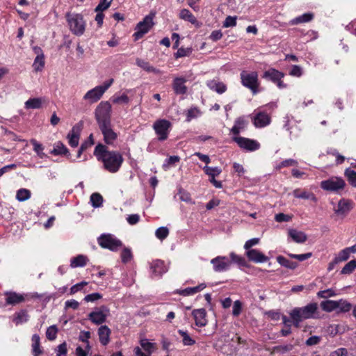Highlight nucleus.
<instances>
[{
  "mask_svg": "<svg viewBox=\"0 0 356 356\" xmlns=\"http://www.w3.org/2000/svg\"><path fill=\"white\" fill-rule=\"evenodd\" d=\"M94 155L99 161L102 162L104 170L115 173L120 169L124 159L117 151H109L106 145L98 144L94 150Z\"/></svg>",
  "mask_w": 356,
  "mask_h": 356,
  "instance_id": "obj_1",
  "label": "nucleus"
},
{
  "mask_svg": "<svg viewBox=\"0 0 356 356\" xmlns=\"http://www.w3.org/2000/svg\"><path fill=\"white\" fill-rule=\"evenodd\" d=\"M277 107V104L270 102L264 106L260 107L254 112L252 118L253 124L257 128H263L270 124L271 118L270 114L266 112V109L273 110Z\"/></svg>",
  "mask_w": 356,
  "mask_h": 356,
  "instance_id": "obj_2",
  "label": "nucleus"
},
{
  "mask_svg": "<svg viewBox=\"0 0 356 356\" xmlns=\"http://www.w3.org/2000/svg\"><path fill=\"white\" fill-rule=\"evenodd\" d=\"M241 84L248 88L253 95L259 92V75L256 71L243 70L240 74Z\"/></svg>",
  "mask_w": 356,
  "mask_h": 356,
  "instance_id": "obj_3",
  "label": "nucleus"
},
{
  "mask_svg": "<svg viewBox=\"0 0 356 356\" xmlns=\"http://www.w3.org/2000/svg\"><path fill=\"white\" fill-rule=\"evenodd\" d=\"M65 17L72 33L78 36L82 35L86 29V22L83 15L78 13H67Z\"/></svg>",
  "mask_w": 356,
  "mask_h": 356,
  "instance_id": "obj_4",
  "label": "nucleus"
},
{
  "mask_svg": "<svg viewBox=\"0 0 356 356\" xmlns=\"http://www.w3.org/2000/svg\"><path fill=\"white\" fill-rule=\"evenodd\" d=\"M111 105L109 102H102L95 109V118L98 125L111 122Z\"/></svg>",
  "mask_w": 356,
  "mask_h": 356,
  "instance_id": "obj_5",
  "label": "nucleus"
},
{
  "mask_svg": "<svg viewBox=\"0 0 356 356\" xmlns=\"http://www.w3.org/2000/svg\"><path fill=\"white\" fill-rule=\"evenodd\" d=\"M99 245L105 249L111 251H118L122 246V243L114 235L111 234H103L97 239Z\"/></svg>",
  "mask_w": 356,
  "mask_h": 356,
  "instance_id": "obj_6",
  "label": "nucleus"
},
{
  "mask_svg": "<svg viewBox=\"0 0 356 356\" xmlns=\"http://www.w3.org/2000/svg\"><path fill=\"white\" fill-rule=\"evenodd\" d=\"M171 128V122L165 119L157 120L153 124V129L159 141L165 140L168 138Z\"/></svg>",
  "mask_w": 356,
  "mask_h": 356,
  "instance_id": "obj_7",
  "label": "nucleus"
},
{
  "mask_svg": "<svg viewBox=\"0 0 356 356\" xmlns=\"http://www.w3.org/2000/svg\"><path fill=\"white\" fill-rule=\"evenodd\" d=\"M154 16L155 14L151 13L137 24L136 27V31L134 34L136 40L141 38L145 34L149 32L154 24L153 22Z\"/></svg>",
  "mask_w": 356,
  "mask_h": 356,
  "instance_id": "obj_8",
  "label": "nucleus"
},
{
  "mask_svg": "<svg viewBox=\"0 0 356 356\" xmlns=\"http://www.w3.org/2000/svg\"><path fill=\"white\" fill-rule=\"evenodd\" d=\"M110 315V309L105 305L96 307L88 314V319L95 325H102L105 323Z\"/></svg>",
  "mask_w": 356,
  "mask_h": 356,
  "instance_id": "obj_9",
  "label": "nucleus"
},
{
  "mask_svg": "<svg viewBox=\"0 0 356 356\" xmlns=\"http://www.w3.org/2000/svg\"><path fill=\"white\" fill-rule=\"evenodd\" d=\"M140 347L136 346L134 349L135 356H152V354L156 350V343L150 342L147 339H140Z\"/></svg>",
  "mask_w": 356,
  "mask_h": 356,
  "instance_id": "obj_10",
  "label": "nucleus"
},
{
  "mask_svg": "<svg viewBox=\"0 0 356 356\" xmlns=\"http://www.w3.org/2000/svg\"><path fill=\"white\" fill-rule=\"evenodd\" d=\"M295 312L298 311V314L304 319L318 318L320 317L318 305L312 302L302 307H296L293 309Z\"/></svg>",
  "mask_w": 356,
  "mask_h": 356,
  "instance_id": "obj_11",
  "label": "nucleus"
},
{
  "mask_svg": "<svg viewBox=\"0 0 356 356\" xmlns=\"http://www.w3.org/2000/svg\"><path fill=\"white\" fill-rule=\"evenodd\" d=\"M345 185L344 180L338 177H332L321 182V188L330 192H338L343 189Z\"/></svg>",
  "mask_w": 356,
  "mask_h": 356,
  "instance_id": "obj_12",
  "label": "nucleus"
},
{
  "mask_svg": "<svg viewBox=\"0 0 356 356\" xmlns=\"http://www.w3.org/2000/svg\"><path fill=\"white\" fill-rule=\"evenodd\" d=\"M232 140L243 149L253 152L259 149L260 144L255 140L242 136H234Z\"/></svg>",
  "mask_w": 356,
  "mask_h": 356,
  "instance_id": "obj_13",
  "label": "nucleus"
},
{
  "mask_svg": "<svg viewBox=\"0 0 356 356\" xmlns=\"http://www.w3.org/2000/svg\"><path fill=\"white\" fill-rule=\"evenodd\" d=\"M213 269L216 273L227 271L231 267V261L229 258L224 256H218L211 260Z\"/></svg>",
  "mask_w": 356,
  "mask_h": 356,
  "instance_id": "obj_14",
  "label": "nucleus"
},
{
  "mask_svg": "<svg viewBox=\"0 0 356 356\" xmlns=\"http://www.w3.org/2000/svg\"><path fill=\"white\" fill-rule=\"evenodd\" d=\"M150 274L152 277H160L168 271L163 261L156 259L149 264Z\"/></svg>",
  "mask_w": 356,
  "mask_h": 356,
  "instance_id": "obj_15",
  "label": "nucleus"
},
{
  "mask_svg": "<svg viewBox=\"0 0 356 356\" xmlns=\"http://www.w3.org/2000/svg\"><path fill=\"white\" fill-rule=\"evenodd\" d=\"M103 136L104 140L107 145H113L118 138V134L111 127V123L99 126Z\"/></svg>",
  "mask_w": 356,
  "mask_h": 356,
  "instance_id": "obj_16",
  "label": "nucleus"
},
{
  "mask_svg": "<svg viewBox=\"0 0 356 356\" xmlns=\"http://www.w3.org/2000/svg\"><path fill=\"white\" fill-rule=\"evenodd\" d=\"M104 92L98 86L88 90L83 96V99L90 104L98 102L103 96Z\"/></svg>",
  "mask_w": 356,
  "mask_h": 356,
  "instance_id": "obj_17",
  "label": "nucleus"
},
{
  "mask_svg": "<svg viewBox=\"0 0 356 356\" xmlns=\"http://www.w3.org/2000/svg\"><path fill=\"white\" fill-rule=\"evenodd\" d=\"M81 127L79 124L74 125L67 136L68 143L72 147H76L79 145Z\"/></svg>",
  "mask_w": 356,
  "mask_h": 356,
  "instance_id": "obj_18",
  "label": "nucleus"
},
{
  "mask_svg": "<svg viewBox=\"0 0 356 356\" xmlns=\"http://www.w3.org/2000/svg\"><path fill=\"white\" fill-rule=\"evenodd\" d=\"M246 256L250 261L254 263H265L268 261V257L257 249L246 250Z\"/></svg>",
  "mask_w": 356,
  "mask_h": 356,
  "instance_id": "obj_19",
  "label": "nucleus"
},
{
  "mask_svg": "<svg viewBox=\"0 0 356 356\" xmlns=\"http://www.w3.org/2000/svg\"><path fill=\"white\" fill-rule=\"evenodd\" d=\"M192 315L195 319V325L199 327H204L207 324L206 318L207 312L205 309L201 308L194 309L192 312Z\"/></svg>",
  "mask_w": 356,
  "mask_h": 356,
  "instance_id": "obj_20",
  "label": "nucleus"
},
{
  "mask_svg": "<svg viewBox=\"0 0 356 356\" xmlns=\"http://www.w3.org/2000/svg\"><path fill=\"white\" fill-rule=\"evenodd\" d=\"M99 340L102 346H106L110 342L111 329L107 325H101L97 330Z\"/></svg>",
  "mask_w": 356,
  "mask_h": 356,
  "instance_id": "obj_21",
  "label": "nucleus"
},
{
  "mask_svg": "<svg viewBox=\"0 0 356 356\" xmlns=\"http://www.w3.org/2000/svg\"><path fill=\"white\" fill-rule=\"evenodd\" d=\"M186 79L184 77H176L173 80L172 88L177 95H184L187 92V87L185 85Z\"/></svg>",
  "mask_w": 356,
  "mask_h": 356,
  "instance_id": "obj_22",
  "label": "nucleus"
},
{
  "mask_svg": "<svg viewBox=\"0 0 356 356\" xmlns=\"http://www.w3.org/2000/svg\"><path fill=\"white\" fill-rule=\"evenodd\" d=\"M351 210V202L344 199L341 200L337 204L334 212L337 215L344 217Z\"/></svg>",
  "mask_w": 356,
  "mask_h": 356,
  "instance_id": "obj_23",
  "label": "nucleus"
},
{
  "mask_svg": "<svg viewBox=\"0 0 356 356\" xmlns=\"http://www.w3.org/2000/svg\"><path fill=\"white\" fill-rule=\"evenodd\" d=\"M6 296V302L7 305H15L24 301V295L17 293L16 292L7 291L5 293Z\"/></svg>",
  "mask_w": 356,
  "mask_h": 356,
  "instance_id": "obj_24",
  "label": "nucleus"
},
{
  "mask_svg": "<svg viewBox=\"0 0 356 356\" xmlns=\"http://www.w3.org/2000/svg\"><path fill=\"white\" fill-rule=\"evenodd\" d=\"M206 284L202 283L195 287H188L184 289H177L174 293L183 296H193L205 289Z\"/></svg>",
  "mask_w": 356,
  "mask_h": 356,
  "instance_id": "obj_25",
  "label": "nucleus"
},
{
  "mask_svg": "<svg viewBox=\"0 0 356 356\" xmlns=\"http://www.w3.org/2000/svg\"><path fill=\"white\" fill-rule=\"evenodd\" d=\"M207 86L218 94H222L227 90V86L224 83L215 79L208 81Z\"/></svg>",
  "mask_w": 356,
  "mask_h": 356,
  "instance_id": "obj_26",
  "label": "nucleus"
},
{
  "mask_svg": "<svg viewBox=\"0 0 356 356\" xmlns=\"http://www.w3.org/2000/svg\"><path fill=\"white\" fill-rule=\"evenodd\" d=\"M284 76V74L283 72H280L274 68L269 69L263 74V78L270 80L274 83L277 81H279V79H282Z\"/></svg>",
  "mask_w": 356,
  "mask_h": 356,
  "instance_id": "obj_27",
  "label": "nucleus"
},
{
  "mask_svg": "<svg viewBox=\"0 0 356 356\" xmlns=\"http://www.w3.org/2000/svg\"><path fill=\"white\" fill-rule=\"evenodd\" d=\"M247 125V121L244 117H239L236 119L234 124L230 130V132L234 135V136H238V135L241 131L245 129Z\"/></svg>",
  "mask_w": 356,
  "mask_h": 356,
  "instance_id": "obj_28",
  "label": "nucleus"
},
{
  "mask_svg": "<svg viewBox=\"0 0 356 356\" xmlns=\"http://www.w3.org/2000/svg\"><path fill=\"white\" fill-rule=\"evenodd\" d=\"M288 235L293 241L298 243H302L306 241L307 236L301 231L296 229H290L288 231Z\"/></svg>",
  "mask_w": 356,
  "mask_h": 356,
  "instance_id": "obj_29",
  "label": "nucleus"
},
{
  "mask_svg": "<svg viewBox=\"0 0 356 356\" xmlns=\"http://www.w3.org/2000/svg\"><path fill=\"white\" fill-rule=\"evenodd\" d=\"M88 261L89 259L87 256L83 254H79L76 257H74L71 259L70 267L72 268L84 267L85 266H86Z\"/></svg>",
  "mask_w": 356,
  "mask_h": 356,
  "instance_id": "obj_30",
  "label": "nucleus"
},
{
  "mask_svg": "<svg viewBox=\"0 0 356 356\" xmlns=\"http://www.w3.org/2000/svg\"><path fill=\"white\" fill-rule=\"evenodd\" d=\"M179 17L181 19L191 22L192 24H194L197 27H199L200 26V23L197 20L195 17L188 9L184 8L181 10L179 13Z\"/></svg>",
  "mask_w": 356,
  "mask_h": 356,
  "instance_id": "obj_31",
  "label": "nucleus"
},
{
  "mask_svg": "<svg viewBox=\"0 0 356 356\" xmlns=\"http://www.w3.org/2000/svg\"><path fill=\"white\" fill-rule=\"evenodd\" d=\"M314 19V14L312 13H306L302 15L298 16L292 19L289 22L291 25H296L302 23L311 22Z\"/></svg>",
  "mask_w": 356,
  "mask_h": 356,
  "instance_id": "obj_32",
  "label": "nucleus"
},
{
  "mask_svg": "<svg viewBox=\"0 0 356 356\" xmlns=\"http://www.w3.org/2000/svg\"><path fill=\"white\" fill-rule=\"evenodd\" d=\"M51 153L54 155H65L67 157L70 156L68 149L60 141L54 144V149L51 150Z\"/></svg>",
  "mask_w": 356,
  "mask_h": 356,
  "instance_id": "obj_33",
  "label": "nucleus"
},
{
  "mask_svg": "<svg viewBox=\"0 0 356 356\" xmlns=\"http://www.w3.org/2000/svg\"><path fill=\"white\" fill-rule=\"evenodd\" d=\"M276 260L279 264H280L282 266L285 267L286 268L294 270L296 269L298 264L297 262L292 261L291 260H289L288 259L285 258L283 256H277L276 258Z\"/></svg>",
  "mask_w": 356,
  "mask_h": 356,
  "instance_id": "obj_34",
  "label": "nucleus"
},
{
  "mask_svg": "<svg viewBox=\"0 0 356 356\" xmlns=\"http://www.w3.org/2000/svg\"><path fill=\"white\" fill-rule=\"evenodd\" d=\"M321 309L326 312H332L337 309V300H327L320 304Z\"/></svg>",
  "mask_w": 356,
  "mask_h": 356,
  "instance_id": "obj_35",
  "label": "nucleus"
},
{
  "mask_svg": "<svg viewBox=\"0 0 356 356\" xmlns=\"http://www.w3.org/2000/svg\"><path fill=\"white\" fill-rule=\"evenodd\" d=\"M293 194L296 198L312 200L314 201L316 200L315 195L312 193H309L305 191H301L300 189H296L293 191Z\"/></svg>",
  "mask_w": 356,
  "mask_h": 356,
  "instance_id": "obj_36",
  "label": "nucleus"
},
{
  "mask_svg": "<svg viewBox=\"0 0 356 356\" xmlns=\"http://www.w3.org/2000/svg\"><path fill=\"white\" fill-rule=\"evenodd\" d=\"M136 64L138 66L143 69L144 70L148 72H153L155 74L160 73L159 70L154 68L153 66L150 65L149 63L144 60L138 58L136 60Z\"/></svg>",
  "mask_w": 356,
  "mask_h": 356,
  "instance_id": "obj_37",
  "label": "nucleus"
},
{
  "mask_svg": "<svg viewBox=\"0 0 356 356\" xmlns=\"http://www.w3.org/2000/svg\"><path fill=\"white\" fill-rule=\"evenodd\" d=\"M29 320V314L26 310H20L15 313L13 321L16 325L26 323Z\"/></svg>",
  "mask_w": 356,
  "mask_h": 356,
  "instance_id": "obj_38",
  "label": "nucleus"
},
{
  "mask_svg": "<svg viewBox=\"0 0 356 356\" xmlns=\"http://www.w3.org/2000/svg\"><path fill=\"white\" fill-rule=\"evenodd\" d=\"M177 332L182 337L184 346H193L195 343V341L191 337L186 330H178Z\"/></svg>",
  "mask_w": 356,
  "mask_h": 356,
  "instance_id": "obj_39",
  "label": "nucleus"
},
{
  "mask_svg": "<svg viewBox=\"0 0 356 356\" xmlns=\"http://www.w3.org/2000/svg\"><path fill=\"white\" fill-rule=\"evenodd\" d=\"M44 54L41 53L40 54L37 55V56L35 57L33 64V67L35 71L40 72L44 68Z\"/></svg>",
  "mask_w": 356,
  "mask_h": 356,
  "instance_id": "obj_40",
  "label": "nucleus"
},
{
  "mask_svg": "<svg viewBox=\"0 0 356 356\" xmlns=\"http://www.w3.org/2000/svg\"><path fill=\"white\" fill-rule=\"evenodd\" d=\"M337 312L341 313H346L352 309V305L346 300L340 299L337 300Z\"/></svg>",
  "mask_w": 356,
  "mask_h": 356,
  "instance_id": "obj_41",
  "label": "nucleus"
},
{
  "mask_svg": "<svg viewBox=\"0 0 356 356\" xmlns=\"http://www.w3.org/2000/svg\"><path fill=\"white\" fill-rule=\"evenodd\" d=\"M350 254L351 252L349 249V247L343 249L339 252L337 257H335L334 263L337 264L339 262H342L348 260L350 257Z\"/></svg>",
  "mask_w": 356,
  "mask_h": 356,
  "instance_id": "obj_42",
  "label": "nucleus"
},
{
  "mask_svg": "<svg viewBox=\"0 0 356 356\" xmlns=\"http://www.w3.org/2000/svg\"><path fill=\"white\" fill-rule=\"evenodd\" d=\"M31 193L29 189L20 188L17 191L16 199L19 202H24L31 197Z\"/></svg>",
  "mask_w": 356,
  "mask_h": 356,
  "instance_id": "obj_43",
  "label": "nucleus"
},
{
  "mask_svg": "<svg viewBox=\"0 0 356 356\" xmlns=\"http://www.w3.org/2000/svg\"><path fill=\"white\" fill-rule=\"evenodd\" d=\"M90 202L94 208H99L102 206L103 197L97 193H94L90 195Z\"/></svg>",
  "mask_w": 356,
  "mask_h": 356,
  "instance_id": "obj_44",
  "label": "nucleus"
},
{
  "mask_svg": "<svg viewBox=\"0 0 356 356\" xmlns=\"http://www.w3.org/2000/svg\"><path fill=\"white\" fill-rule=\"evenodd\" d=\"M42 106V101L40 98H30L25 102V108L27 109H37Z\"/></svg>",
  "mask_w": 356,
  "mask_h": 356,
  "instance_id": "obj_45",
  "label": "nucleus"
},
{
  "mask_svg": "<svg viewBox=\"0 0 356 356\" xmlns=\"http://www.w3.org/2000/svg\"><path fill=\"white\" fill-rule=\"evenodd\" d=\"M202 114L201 111L197 107H193L189 108L186 111V122H191L193 119L197 118Z\"/></svg>",
  "mask_w": 356,
  "mask_h": 356,
  "instance_id": "obj_46",
  "label": "nucleus"
},
{
  "mask_svg": "<svg viewBox=\"0 0 356 356\" xmlns=\"http://www.w3.org/2000/svg\"><path fill=\"white\" fill-rule=\"evenodd\" d=\"M111 101L113 104H127L129 102V98L126 94H122V95H114L111 98Z\"/></svg>",
  "mask_w": 356,
  "mask_h": 356,
  "instance_id": "obj_47",
  "label": "nucleus"
},
{
  "mask_svg": "<svg viewBox=\"0 0 356 356\" xmlns=\"http://www.w3.org/2000/svg\"><path fill=\"white\" fill-rule=\"evenodd\" d=\"M30 143L33 145V150L35 152L38 156L40 158H43L44 156V153L43 152L44 147L42 145L38 143L35 139H31Z\"/></svg>",
  "mask_w": 356,
  "mask_h": 356,
  "instance_id": "obj_48",
  "label": "nucleus"
},
{
  "mask_svg": "<svg viewBox=\"0 0 356 356\" xmlns=\"http://www.w3.org/2000/svg\"><path fill=\"white\" fill-rule=\"evenodd\" d=\"M203 170L209 177H217L222 172V170L218 167H209L208 165L204 166Z\"/></svg>",
  "mask_w": 356,
  "mask_h": 356,
  "instance_id": "obj_49",
  "label": "nucleus"
},
{
  "mask_svg": "<svg viewBox=\"0 0 356 356\" xmlns=\"http://www.w3.org/2000/svg\"><path fill=\"white\" fill-rule=\"evenodd\" d=\"M229 257H230L229 260L231 261V264L233 262V263L237 264L240 266H246V261H245V258L243 257L242 256L238 255V254H235L234 252H231L229 254Z\"/></svg>",
  "mask_w": 356,
  "mask_h": 356,
  "instance_id": "obj_50",
  "label": "nucleus"
},
{
  "mask_svg": "<svg viewBox=\"0 0 356 356\" xmlns=\"http://www.w3.org/2000/svg\"><path fill=\"white\" fill-rule=\"evenodd\" d=\"M298 163L296 160L293 159H288L282 161L279 164L275 166L276 170H280L283 168L289 167V166H297Z\"/></svg>",
  "mask_w": 356,
  "mask_h": 356,
  "instance_id": "obj_51",
  "label": "nucleus"
},
{
  "mask_svg": "<svg viewBox=\"0 0 356 356\" xmlns=\"http://www.w3.org/2000/svg\"><path fill=\"white\" fill-rule=\"evenodd\" d=\"M356 268V260H351L348 262L341 269V274L348 275L353 272Z\"/></svg>",
  "mask_w": 356,
  "mask_h": 356,
  "instance_id": "obj_52",
  "label": "nucleus"
},
{
  "mask_svg": "<svg viewBox=\"0 0 356 356\" xmlns=\"http://www.w3.org/2000/svg\"><path fill=\"white\" fill-rule=\"evenodd\" d=\"M180 161V157L178 156H170L166 159L163 164V168L168 170L170 166L175 165Z\"/></svg>",
  "mask_w": 356,
  "mask_h": 356,
  "instance_id": "obj_53",
  "label": "nucleus"
},
{
  "mask_svg": "<svg viewBox=\"0 0 356 356\" xmlns=\"http://www.w3.org/2000/svg\"><path fill=\"white\" fill-rule=\"evenodd\" d=\"M345 175L350 184L353 187H356V171L350 168H347L345 171Z\"/></svg>",
  "mask_w": 356,
  "mask_h": 356,
  "instance_id": "obj_54",
  "label": "nucleus"
},
{
  "mask_svg": "<svg viewBox=\"0 0 356 356\" xmlns=\"http://www.w3.org/2000/svg\"><path fill=\"white\" fill-rule=\"evenodd\" d=\"M337 296L336 291L333 289H327L323 291H319L317 293V297L319 298L327 299L328 298L334 297Z\"/></svg>",
  "mask_w": 356,
  "mask_h": 356,
  "instance_id": "obj_55",
  "label": "nucleus"
},
{
  "mask_svg": "<svg viewBox=\"0 0 356 356\" xmlns=\"http://www.w3.org/2000/svg\"><path fill=\"white\" fill-rule=\"evenodd\" d=\"M168 234H169V230L165 227H160L155 232V235H156V238L161 241L165 239V238H167Z\"/></svg>",
  "mask_w": 356,
  "mask_h": 356,
  "instance_id": "obj_56",
  "label": "nucleus"
},
{
  "mask_svg": "<svg viewBox=\"0 0 356 356\" xmlns=\"http://www.w3.org/2000/svg\"><path fill=\"white\" fill-rule=\"evenodd\" d=\"M58 328L55 325L49 327L46 332L47 338L50 340H54L57 337Z\"/></svg>",
  "mask_w": 356,
  "mask_h": 356,
  "instance_id": "obj_57",
  "label": "nucleus"
},
{
  "mask_svg": "<svg viewBox=\"0 0 356 356\" xmlns=\"http://www.w3.org/2000/svg\"><path fill=\"white\" fill-rule=\"evenodd\" d=\"M287 254L290 258L297 259L300 261H303L305 260H307V259H309L310 257H312V252H307V253L300 254L288 253Z\"/></svg>",
  "mask_w": 356,
  "mask_h": 356,
  "instance_id": "obj_58",
  "label": "nucleus"
},
{
  "mask_svg": "<svg viewBox=\"0 0 356 356\" xmlns=\"http://www.w3.org/2000/svg\"><path fill=\"white\" fill-rule=\"evenodd\" d=\"M132 259L131 250L129 248H125L121 252V259L124 264L130 261Z\"/></svg>",
  "mask_w": 356,
  "mask_h": 356,
  "instance_id": "obj_59",
  "label": "nucleus"
},
{
  "mask_svg": "<svg viewBox=\"0 0 356 356\" xmlns=\"http://www.w3.org/2000/svg\"><path fill=\"white\" fill-rule=\"evenodd\" d=\"M289 314L294 326L296 327H299L300 323L303 320V318H302L301 316L298 314V311L295 312L293 309Z\"/></svg>",
  "mask_w": 356,
  "mask_h": 356,
  "instance_id": "obj_60",
  "label": "nucleus"
},
{
  "mask_svg": "<svg viewBox=\"0 0 356 356\" xmlns=\"http://www.w3.org/2000/svg\"><path fill=\"white\" fill-rule=\"evenodd\" d=\"M237 17L227 16L223 22V27H234L236 25Z\"/></svg>",
  "mask_w": 356,
  "mask_h": 356,
  "instance_id": "obj_61",
  "label": "nucleus"
},
{
  "mask_svg": "<svg viewBox=\"0 0 356 356\" xmlns=\"http://www.w3.org/2000/svg\"><path fill=\"white\" fill-rule=\"evenodd\" d=\"M112 0H100V2L95 8L96 12H102L106 10L111 5Z\"/></svg>",
  "mask_w": 356,
  "mask_h": 356,
  "instance_id": "obj_62",
  "label": "nucleus"
},
{
  "mask_svg": "<svg viewBox=\"0 0 356 356\" xmlns=\"http://www.w3.org/2000/svg\"><path fill=\"white\" fill-rule=\"evenodd\" d=\"M242 311V303L240 300H236L234 302L232 307V314L234 316H238L240 315Z\"/></svg>",
  "mask_w": 356,
  "mask_h": 356,
  "instance_id": "obj_63",
  "label": "nucleus"
},
{
  "mask_svg": "<svg viewBox=\"0 0 356 356\" xmlns=\"http://www.w3.org/2000/svg\"><path fill=\"white\" fill-rule=\"evenodd\" d=\"M102 298V296L99 293H92L90 294H88L84 297V300L87 302H95Z\"/></svg>",
  "mask_w": 356,
  "mask_h": 356,
  "instance_id": "obj_64",
  "label": "nucleus"
}]
</instances>
